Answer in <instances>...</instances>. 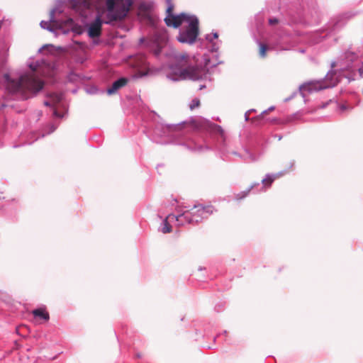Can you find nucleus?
I'll list each match as a JSON object with an SVG mask.
<instances>
[{"label": "nucleus", "mask_w": 363, "mask_h": 363, "mask_svg": "<svg viewBox=\"0 0 363 363\" xmlns=\"http://www.w3.org/2000/svg\"><path fill=\"white\" fill-rule=\"evenodd\" d=\"M218 38V35L217 33H214L212 34V37H211V35H208L206 36V39L210 40V41H212L213 39H217Z\"/></svg>", "instance_id": "obj_19"}, {"label": "nucleus", "mask_w": 363, "mask_h": 363, "mask_svg": "<svg viewBox=\"0 0 363 363\" xmlns=\"http://www.w3.org/2000/svg\"><path fill=\"white\" fill-rule=\"evenodd\" d=\"M72 6L74 9L83 10L90 7V3L88 0H72Z\"/></svg>", "instance_id": "obj_12"}, {"label": "nucleus", "mask_w": 363, "mask_h": 363, "mask_svg": "<svg viewBox=\"0 0 363 363\" xmlns=\"http://www.w3.org/2000/svg\"><path fill=\"white\" fill-rule=\"evenodd\" d=\"M201 105L200 100L199 99H194L191 101L189 104V108L191 110H194L196 108L199 107Z\"/></svg>", "instance_id": "obj_17"}, {"label": "nucleus", "mask_w": 363, "mask_h": 363, "mask_svg": "<svg viewBox=\"0 0 363 363\" xmlns=\"http://www.w3.org/2000/svg\"><path fill=\"white\" fill-rule=\"evenodd\" d=\"M278 23H279V21H278V19H277V18H270V19L269 20V23L270 25H272V26H273V25H276V24H277Z\"/></svg>", "instance_id": "obj_21"}, {"label": "nucleus", "mask_w": 363, "mask_h": 363, "mask_svg": "<svg viewBox=\"0 0 363 363\" xmlns=\"http://www.w3.org/2000/svg\"><path fill=\"white\" fill-rule=\"evenodd\" d=\"M44 104L45 106H50V103L48 101H45Z\"/></svg>", "instance_id": "obj_28"}, {"label": "nucleus", "mask_w": 363, "mask_h": 363, "mask_svg": "<svg viewBox=\"0 0 363 363\" xmlns=\"http://www.w3.org/2000/svg\"><path fill=\"white\" fill-rule=\"evenodd\" d=\"M132 4V0H105L107 13L104 23L110 24L123 20L128 16Z\"/></svg>", "instance_id": "obj_3"}, {"label": "nucleus", "mask_w": 363, "mask_h": 363, "mask_svg": "<svg viewBox=\"0 0 363 363\" xmlns=\"http://www.w3.org/2000/svg\"><path fill=\"white\" fill-rule=\"evenodd\" d=\"M128 83V79L125 77L120 78L119 79L114 82L112 86L107 89L108 94H113L116 93L119 89L125 86Z\"/></svg>", "instance_id": "obj_9"}, {"label": "nucleus", "mask_w": 363, "mask_h": 363, "mask_svg": "<svg viewBox=\"0 0 363 363\" xmlns=\"http://www.w3.org/2000/svg\"><path fill=\"white\" fill-rule=\"evenodd\" d=\"M186 22L189 26L186 30L179 33L177 39L181 43L192 44L199 35V20L195 16H191Z\"/></svg>", "instance_id": "obj_6"}, {"label": "nucleus", "mask_w": 363, "mask_h": 363, "mask_svg": "<svg viewBox=\"0 0 363 363\" xmlns=\"http://www.w3.org/2000/svg\"><path fill=\"white\" fill-rule=\"evenodd\" d=\"M335 72H330L325 78L321 81H311L300 86V92L304 96L306 94L318 91L322 89L333 87L337 84L339 79Z\"/></svg>", "instance_id": "obj_4"}, {"label": "nucleus", "mask_w": 363, "mask_h": 363, "mask_svg": "<svg viewBox=\"0 0 363 363\" xmlns=\"http://www.w3.org/2000/svg\"><path fill=\"white\" fill-rule=\"evenodd\" d=\"M336 66V63L334 62L331 64V67L334 68Z\"/></svg>", "instance_id": "obj_27"}, {"label": "nucleus", "mask_w": 363, "mask_h": 363, "mask_svg": "<svg viewBox=\"0 0 363 363\" xmlns=\"http://www.w3.org/2000/svg\"><path fill=\"white\" fill-rule=\"evenodd\" d=\"M213 131L216 133H218L219 134L220 136H223V134H224V131L222 129V128L219 125H213Z\"/></svg>", "instance_id": "obj_18"}, {"label": "nucleus", "mask_w": 363, "mask_h": 363, "mask_svg": "<svg viewBox=\"0 0 363 363\" xmlns=\"http://www.w3.org/2000/svg\"><path fill=\"white\" fill-rule=\"evenodd\" d=\"M32 314L34 318H39L45 322H48L50 319L49 313L43 308H39L33 310L32 311Z\"/></svg>", "instance_id": "obj_11"}, {"label": "nucleus", "mask_w": 363, "mask_h": 363, "mask_svg": "<svg viewBox=\"0 0 363 363\" xmlns=\"http://www.w3.org/2000/svg\"><path fill=\"white\" fill-rule=\"evenodd\" d=\"M201 76L200 69L191 65L189 57L185 53H179L174 55V62L169 65L167 74V77L174 81L197 80Z\"/></svg>", "instance_id": "obj_2"}, {"label": "nucleus", "mask_w": 363, "mask_h": 363, "mask_svg": "<svg viewBox=\"0 0 363 363\" xmlns=\"http://www.w3.org/2000/svg\"><path fill=\"white\" fill-rule=\"evenodd\" d=\"M182 218V214L178 216H176L173 214H169V216H167V217L166 218V219L164 220V226H163L162 230V233H169L172 232V226L169 223V220L172 221V220L175 219L177 221L179 222Z\"/></svg>", "instance_id": "obj_10"}, {"label": "nucleus", "mask_w": 363, "mask_h": 363, "mask_svg": "<svg viewBox=\"0 0 363 363\" xmlns=\"http://www.w3.org/2000/svg\"><path fill=\"white\" fill-rule=\"evenodd\" d=\"M24 330H28V326L26 325H21L19 326L18 328H17V331L19 332V331H23Z\"/></svg>", "instance_id": "obj_22"}, {"label": "nucleus", "mask_w": 363, "mask_h": 363, "mask_svg": "<svg viewBox=\"0 0 363 363\" xmlns=\"http://www.w3.org/2000/svg\"><path fill=\"white\" fill-rule=\"evenodd\" d=\"M259 55L261 57L264 58L267 56V52L268 50V46L265 43H259Z\"/></svg>", "instance_id": "obj_13"}, {"label": "nucleus", "mask_w": 363, "mask_h": 363, "mask_svg": "<svg viewBox=\"0 0 363 363\" xmlns=\"http://www.w3.org/2000/svg\"><path fill=\"white\" fill-rule=\"evenodd\" d=\"M359 73L360 77H363V67H362L361 68L359 69Z\"/></svg>", "instance_id": "obj_24"}, {"label": "nucleus", "mask_w": 363, "mask_h": 363, "mask_svg": "<svg viewBox=\"0 0 363 363\" xmlns=\"http://www.w3.org/2000/svg\"><path fill=\"white\" fill-rule=\"evenodd\" d=\"M191 16L186 13H181L179 15H167L164 18V22L169 27L178 28L183 22H186Z\"/></svg>", "instance_id": "obj_7"}, {"label": "nucleus", "mask_w": 363, "mask_h": 363, "mask_svg": "<svg viewBox=\"0 0 363 363\" xmlns=\"http://www.w3.org/2000/svg\"><path fill=\"white\" fill-rule=\"evenodd\" d=\"M7 90L13 94H19L22 99H27L39 92L44 82L37 78L33 72L22 75L19 79H11L9 74L4 75Z\"/></svg>", "instance_id": "obj_1"}, {"label": "nucleus", "mask_w": 363, "mask_h": 363, "mask_svg": "<svg viewBox=\"0 0 363 363\" xmlns=\"http://www.w3.org/2000/svg\"><path fill=\"white\" fill-rule=\"evenodd\" d=\"M166 3L167 4V8L166 10V16L174 14L173 11L174 9V4L172 0H166Z\"/></svg>", "instance_id": "obj_15"}, {"label": "nucleus", "mask_w": 363, "mask_h": 363, "mask_svg": "<svg viewBox=\"0 0 363 363\" xmlns=\"http://www.w3.org/2000/svg\"><path fill=\"white\" fill-rule=\"evenodd\" d=\"M340 109H341L342 111H345V110H346V109H347V106H346V105H345V104L341 105V106H340Z\"/></svg>", "instance_id": "obj_25"}, {"label": "nucleus", "mask_w": 363, "mask_h": 363, "mask_svg": "<svg viewBox=\"0 0 363 363\" xmlns=\"http://www.w3.org/2000/svg\"><path fill=\"white\" fill-rule=\"evenodd\" d=\"M275 179L276 177L274 175H267L266 178L262 179V182L264 186L269 187Z\"/></svg>", "instance_id": "obj_14"}, {"label": "nucleus", "mask_w": 363, "mask_h": 363, "mask_svg": "<svg viewBox=\"0 0 363 363\" xmlns=\"http://www.w3.org/2000/svg\"><path fill=\"white\" fill-rule=\"evenodd\" d=\"M273 110H274V107H271L268 110H266V111H263L262 113V115L264 116L267 115L269 113V111H273Z\"/></svg>", "instance_id": "obj_23"}, {"label": "nucleus", "mask_w": 363, "mask_h": 363, "mask_svg": "<svg viewBox=\"0 0 363 363\" xmlns=\"http://www.w3.org/2000/svg\"><path fill=\"white\" fill-rule=\"evenodd\" d=\"M103 21L99 16L95 21L90 23L88 29V34L90 38L99 37L101 34V26Z\"/></svg>", "instance_id": "obj_8"}, {"label": "nucleus", "mask_w": 363, "mask_h": 363, "mask_svg": "<svg viewBox=\"0 0 363 363\" xmlns=\"http://www.w3.org/2000/svg\"><path fill=\"white\" fill-rule=\"evenodd\" d=\"M169 130H173V131L180 130L182 129V125H172V126L169 127Z\"/></svg>", "instance_id": "obj_20"}, {"label": "nucleus", "mask_w": 363, "mask_h": 363, "mask_svg": "<svg viewBox=\"0 0 363 363\" xmlns=\"http://www.w3.org/2000/svg\"><path fill=\"white\" fill-rule=\"evenodd\" d=\"M216 211V208L212 205L203 206L201 203L194 205L189 211H185L182 214V218L189 223H193L201 221L207 218Z\"/></svg>", "instance_id": "obj_5"}, {"label": "nucleus", "mask_w": 363, "mask_h": 363, "mask_svg": "<svg viewBox=\"0 0 363 363\" xmlns=\"http://www.w3.org/2000/svg\"><path fill=\"white\" fill-rule=\"evenodd\" d=\"M52 101L55 104L59 103L62 99V96L55 93H52L50 95Z\"/></svg>", "instance_id": "obj_16"}, {"label": "nucleus", "mask_w": 363, "mask_h": 363, "mask_svg": "<svg viewBox=\"0 0 363 363\" xmlns=\"http://www.w3.org/2000/svg\"><path fill=\"white\" fill-rule=\"evenodd\" d=\"M255 186V185H252V186H251L248 189L247 194H248V193L251 191V189H252Z\"/></svg>", "instance_id": "obj_26"}]
</instances>
